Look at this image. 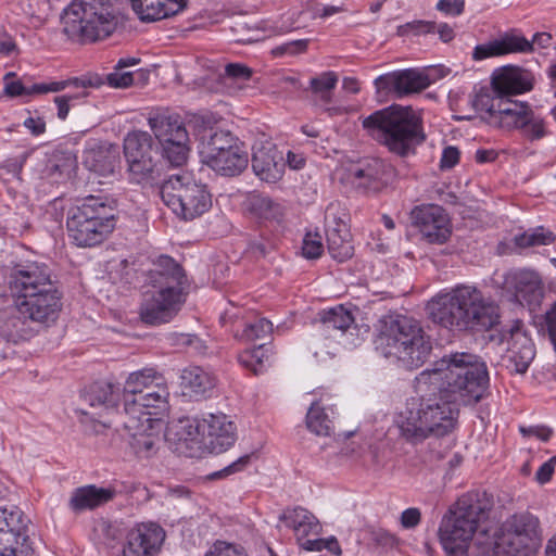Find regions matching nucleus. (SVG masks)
<instances>
[{
  "instance_id": "nucleus-21",
  "label": "nucleus",
  "mask_w": 556,
  "mask_h": 556,
  "mask_svg": "<svg viewBox=\"0 0 556 556\" xmlns=\"http://www.w3.org/2000/svg\"><path fill=\"white\" fill-rule=\"evenodd\" d=\"M374 84L378 92L403 98L425 90L432 84V79L424 71L407 68L380 75Z\"/></svg>"
},
{
  "instance_id": "nucleus-29",
  "label": "nucleus",
  "mask_w": 556,
  "mask_h": 556,
  "mask_svg": "<svg viewBox=\"0 0 556 556\" xmlns=\"http://www.w3.org/2000/svg\"><path fill=\"white\" fill-rule=\"evenodd\" d=\"M150 270V283L153 289L173 288L182 292L186 283V274L180 264L168 255H160Z\"/></svg>"
},
{
  "instance_id": "nucleus-9",
  "label": "nucleus",
  "mask_w": 556,
  "mask_h": 556,
  "mask_svg": "<svg viewBox=\"0 0 556 556\" xmlns=\"http://www.w3.org/2000/svg\"><path fill=\"white\" fill-rule=\"evenodd\" d=\"M115 225V210L102 197L88 195L66 214L68 238L78 248L102 244L113 232Z\"/></svg>"
},
{
  "instance_id": "nucleus-60",
  "label": "nucleus",
  "mask_w": 556,
  "mask_h": 556,
  "mask_svg": "<svg viewBox=\"0 0 556 556\" xmlns=\"http://www.w3.org/2000/svg\"><path fill=\"white\" fill-rule=\"evenodd\" d=\"M421 520V513L416 507L405 509L401 514V525L405 529H413L419 525Z\"/></svg>"
},
{
  "instance_id": "nucleus-5",
  "label": "nucleus",
  "mask_w": 556,
  "mask_h": 556,
  "mask_svg": "<svg viewBox=\"0 0 556 556\" xmlns=\"http://www.w3.org/2000/svg\"><path fill=\"white\" fill-rule=\"evenodd\" d=\"M363 128L379 144L400 157L416 154L427 136L421 113L412 106L392 104L362 121Z\"/></svg>"
},
{
  "instance_id": "nucleus-16",
  "label": "nucleus",
  "mask_w": 556,
  "mask_h": 556,
  "mask_svg": "<svg viewBox=\"0 0 556 556\" xmlns=\"http://www.w3.org/2000/svg\"><path fill=\"white\" fill-rule=\"evenodd\" d=\"M475 110L488 125L504 129H519L530 108L528 102L510 98L494 97L488 90H480L472 100Z\"/></svg>"
},
{
  "instance_id": "nucleus-48",
  "label": "nucleus",
  "mask_w": 556,
  "mask_h": 556,
  "mask_svg": "<svg viewBox=\"0 0 556 556\" xmlns=\"http://www.w3.org/2000/svg\"><path fill=\"white\" fill-rule=\"evenodd\" d=\"M87 97L86 91L80 92H68L54 98V103L58 108V117L61 121H65L68 116L70 110L74 108L79 101Z\"/></svg>"
},
{
  "instance_id": "nucleus-19",
  "label": "nucleus",
  "mask_w": 556,
  "mask_h": 556,
  "mask_svg": "<svg viewBox=\"0 0 556 556\" xmlns=\"http://www.w3.org/2000/svg\"><path fill=\"white\" fill-rule=\"evenodd\" d=\"M185 294L173 288L154 289L147 293L140 305V318L150 326L170 321L180 311Z\"/></svg>"
},
{
  "instance_id": "nucleus-40",
  "label": "nucleus",
  "mask_w": 556,
  "mask_h": 556,
  "mask_svg": "<svg viewBox=\"0 0 556 556\" xmlns=\"http://www.w3.org/2000/svg\"><path fill=\"white\" fill-rule=\"evenodd\" d=\"M555 239L556 237L552 231L540 226L517 235L514 241L519 248H530L552 244Z\"/></svg>"
},
{
  "instance_id": "nucleus-15",
  "label": "nucleus",
  "mask_w": 556,
  "mask_h": 556,
  "mask_svg": "<svg viewBox=\"0 0 556 556\" xmlns=\"http://www.w3.org/2000/svg\"><path fill=\"white\" fill-rule=\"evenodd\" d=\"M124 154L132 181L142 185H157L161 173L153 148L152 137L147 131L129 132L124 139Z\"/></svg>"
},
{
  "instance_id": "nucleus-38",
  "label": "nucleus",
  "mask_w": 556,
  "mask_h": 556,
  "mask_svg": "<svg viewBox=\"0 0 556 556\" xmlns=\"http://www.w3.org/2000/svg\"><path fill=\"white\" fill-rule=\"evenodd\" d=\"M138 428H125L131 435V447L142 456H150L155 446V438L147 433L152 429V421H143Z\"/></svg>"
},
{
  "instance_id": "nucleus-63",
  "label": "nucleus",
  "mask_w": 556,
  "mask_h": 556,
  "mask_svg": "<svg viewBox=\"0 0 556 556\" xmlns=\"http://www.w3.org/2000/svg\"><path fill=\"white\" fill-rule=\"evenodd\" d=\"M520 432L525 437H530V435L536 437L538 439H540L543 442L548 441L553 433L552 429H549L548 427H545V426H533V427H529V428L521 427Z\"/></svg>"
},
{
  "instance_id": "nucleus-22",
  "label": "nucleus",
  "mask_w": 556,
  "mask_h": 556,
  "mask_svg": "<svg viewBox=\"0 0 556 556\" xmlns=\"http://www.w3.org/2000/svg\"><path fill=\"white\" fill-rule=\"evenodd\" d=\"M252 169L266 182H277L285 174L286 160L283 153L269 140H256L252 147Z\"/></svg>"
},
{
  "instance_id": "nucleus-37",
  "label": "nucleus",
  "mask_w": 556,
  "mask_h": 556,
  "mask_svg": "<svg viewBox=\"0 0 556 556\" xmlns=\"http://www.w3.org/2000/svg\"><path fill=\"white\" fill-rule=\"evenodd\" d=\"M102 84L103 81L100 77H96L94 79L73 78L61 81L40 83L29 86L27 89V96H37L48 92H60L62 90H65L70 86H75L76 88L85 89L87 87H99Z\"/></svg>"
},
{
  "instance_id": "nucleus-41",
  "label": "nucleus",
  "mask_w": 556,
  "mask_h": 556,
  "mask_svg": "<svg viewBox=\"0 0 556 556\" xmlns=\"http://www.w3.org/2000/svg\"><path fill=\"white\" fill-rule=\"evenodd\" d=\"M523 122L525 125H521L519 129L529 140H540L548 134L547 127L549 123L539 114L534 113L531 106L529 108Z\"/></svg>"
},
{
  "instance_id": "nucleus-4",
  "label": "nucleus",
  "mask_w": 556,
  "mask_h": 556,
  "mask_svg": "<svg viewBox=\"0 0 556 556\" xmlns=\"http://www.w3.org/2000/svg\"><path fill=\"white\" fill-rule=\"evenodd\" d=\"M441 387L447 397L459 405H470L482 400L489 388V372L477 355L457 352L444 355L431 369L421 371V382Z\"/></svg>"
},
{
  "instance_id": "nucleus-8",
  "label": "nucleus",
  "mask_w": 556,
  "mask_h": 556,
  "mask_svg": "<svg viewBox=\"0 0 556 556\" xmlns=\"http://www.w3.org/2000/svg\"><path fill=\"white\" fill-rule=\"evenodd\" d=\"M125 428L136 429L143 421H153L168 407L169 389L163 374L154 368H143L131 372L123 389Z\"/></svg>"
},
{
  "instance_id": "nucleus-1",
  "label": "nucleus",
  "mask_w": 556,
  "mask_h": 556,
  "mask_svg": "<svg viewBox=\"0 0 556 556\" xmlns=\"http://www.w3.org/2000/svg\"><path fill=\"white\" fill-rule=\"evenodd\" d=\"M5 283L17 312L1 327L0 336L8 343L31 338L35 333L31 325L48 328L56 323L63 308L64 293L46 263H12L5 271Z\"/></svg>"
},
{
  "instance_id": "nucleus-20",
  "label": "nucleus",
  "mask_w": 556,
  "mask_h": 556,
  "mask_svg": "<svg viewBox=\"0 0 556 556\" xmlns=\"http://www.w3.org/2000/svg\"><path fill=\"white\" fill-rule=\"evenodd\" d=\"M410 217L422 238L431 244H443L452 235L451 223L444 208L435 204L416 206Z\"/></svg>"
},
{
  "instance_id": "nucleus-10",
  "label": "nucleus",
  "mask_w": 556,
  "mask_h": 556,
  "mask_svg": "<svg viewBox=\"0 0 556 556\" xmlns=\"http://www.w3.org/2000/svg\"><path fill=\"white\" fill-rule=\"evenodd\" d=\"M62 23L64 34L81 43L109 37L117 24L109 0H73L64 10Z\"/></svg>"
},
{
  "instance_id": "nucleus-54",
  "label": "nucleus",
  "mask_w": 556,
  "mask_h": 556,
  "mask_svg": "<svg viewBox=\"0 0 556 556\" xmlns=\"http://www.w3.org/2000/svg\"><path fill=\"white\" fill-rule=\"evenodd\" d=\"M106 81L112 88H127L134 83V73L114 70V72L106 75Z\"/></svg>"
},
{
  "instance_id": "nucleus-43",
  "label": "nucleus",
  "mask_w": 556,
  "mask_h": 556,
  "mask_svg": "<svg viewBox=\"0 0 556 556\" xmlns=\"http://www.w3.org/2000/svg\"><path fill=\"white\" fill-rule=\"evenodd\" d=\"M268 359L267 350L260 344L251 350H245L238 356L239 363L250 369L254 375H260L265 369V362Z\"/></svg>"
},
{
  "instance_id": "nucleus-13",
  "label": "nucleus",
  "mask_w": 556,
  "mask_h": 556,
  "mask_svg": "<svg viewBox=\"0 0 556 556\" xmlns=\"http://www.w3.org/2000/svg\"><path fill=\"white\" fill-rule=\"evenodd\" d=\"M160 195L178 217L192 220L204 214L212 205L211 194L205 185L188 175H172L160 186Z\"/></svg>"
},
{
  "instance_id": "nucleus-7",
  "label": "nucleus",
  "mask_w": 556,
  "mask_h": 556,
  "mask_svg": "<svg viewBox=\"0 0 556 556\" xmlns=\"http://www.w3.org/2000/svg\"><path fill=\"white\" fill-rule=\"evenodd\" d=\"M376 343L384 357L396 359L407 369L422 366L432 350L430 337L419 321L404 315L386 318Z\"/></svg>"
},
{
  "instance_id": "nucleus-56",
  "label": "nucleus",
  "mask_w": 556,
  "mask_h": 556,
  "mask_svg": "<svg viewBox=\"0 0 556 556\" xmlns=\"http://www.w3.org/2000/svg\"><path fill=\"white\" fill-rule=\"evenodd\" d=\"M225 73H226L227 77L238 79V80H248L252 76L251 68L241 63L227 64L225 66Z\"/></svg>"
},
{
  "instance_id": "nucleus-62",
  "label": "nucleus",
  "mask_w": 556,
  "mask_h": 556,
  "mask_svg": "<svg viewBox=\"0 0 556 556\" xmlns=\"http://www.w3.org/2000/svg\"><path fill=\"white\" fill-rule=\"evenodd\" d=\"M372 541L382 547H393L397 543V539L386 530H377L371 532Z\"/></svg>"
},
{
  "instance_id": "nucleus-28",
  "label": "nucleus",
  "mask_w": 556,
  "mask_h": 556,
  "mask_svg": "<svg viewBox=\"0 0 556 556\" xmlns=\"http://www.w3.org/2000/svg\"><path fill=\"white\" fill-rule=\"evenodd\" d=\"M505 285L514 291L515 298L530 309L540 305L544 291L539 274L531 269H515L505 275Z\"/></svg>"
},
{
  "instance_id": "nucleus-35",
  "label": "nucleus",
  "mask_w": 556,
  "mask_h": 556,
  "mask_svg": "<svg viewBox=\"0 0 556 556\" xmlns=\"http://www.w3.org/2000/svg\"><path fill=\"white\" fill-rule=\"evenodd\" d=\"M337 83L338 76L334 72H324L312 77L308 87L304 88V91L312 104L325 106L331 103Z\"/></svg>"
},
{
  "instance_id": "nucleus-12",
  "label": "nucleus",
  "mask_w": 556,
  "mask_h": 556,
  "mask_svg": "<svg viewBox=\"0 0 556 556\" xmlns=\"http://www.w3.org/2000/svg\"><path fill=\"white\" fill-rule=\"evenodd\" d=\"M202 162L217 175L237 177L249 165V154L244 143L229 130H211L203 138Z\"/></svg>"
},
{
  "instance_id": "nucleus-55",
  "label": "nucleus",
  "mask_w": 556,
  "mask_h": 556,
  "mask_svg": "<svg viewBox=\"0 0 556 556\" xmlns=\"http://www.w3.org/2000/svg\"><path fill=\"white\" fill-rule=\"evenodd\" d=\"M437 10L452 16L460 15L465 9V0H440Z\"/></svg>"
},
{
  "instance_id": "nucleus-31",
  "label": "nucleus",
  "mask_w": 556,
  "mask_h": 556,
  "mask_svg": "<svg viewBox=\"0 0 556 556\" xmlns=\"http://www.w3.org/2000/svg\"><path fill=\"white\" fill-rule=\"evenodd\" d=\"M532 51V43L522 36L505 35L484 45H478L473 49L472 58L477 61L486 58L504 55L516 52Z\"/></svg>"
},
{
  "instance_id": "nucleus-24",
  "label": "nucleus",
  "mask_w": 556,
  "mask_h": 556,
  "mask_svg": "<svg viewBox=\"0 0 556 556\" xmlns=\"http://www.w3.org/2000/svg\"><path fill=\"white\" fill-rule=\"evenodd\" d=\"M386 164L379 159H366L353 164L346 172L345 179L362 193H376L384 188Z\"/></svg>"
},
{
  "instance_id": "nucleus-44",
  "label": "nucleus",
  "mask_w": 556,
  "mask_h": 556,
  "mask_svg": "<svg viewBox=\"0 0 556 556\" xmlns=\"http://www.w3.org/2000/svg\"><path fill=\"white\" fill-rule=\"evenodd\" d=\"M93 397L97 396L103 404V409L115 407L121 400V388L111 382H94L88 388Z\"/></svg>"
},
{
  "instance_id": "nucleus-33",
  "label": "nucleus",
  "mask_w": 556,
  "mask_h": 556,
  "mask_svg": "<svg viewBox=\"0 0 556 556\" xmlns=\"http://www.w3.org/2000/svg\"><path fill=\"white\" fill-rule=\"evenodd\" d=\"M181 384L187 394L195 400L208 397L216 386L214 375L200 366L182 370Z\"/></svg>"
},
{
  "instance_id": "nucleus-2",
  "label": "nucleus",
  "mask_w": 556,
  "mask_h": 556,
  "mask_svg": "<svg viewBox=\"0 0 556 556\" xmlns=\"http://www.w3.org/2000/svg\"><path fill=\"white\" fill-rule=\"evenodd\" d=\"M420 382L421 372L415 380L416 395L406 400L394 418L400 437L410 444L451 433L459 413L458 405L440 386L429 383L428 379L424 380V386Z\"/></svg>"
},
{
  "instance_id": "nucleus-14",
  "label": "nucleus",
  "mask_w": 556,
  "mask_h": 556,
  "mask_svg": "<svg viewBox=\"0 0 556 556\" xmlns=\"http://www.w3.org/2000/svg\"><path fill=\"white\" fill-rule=\"evenodd\" d=\"M149 126L162 147L163 156L174 166L182 165L189 152V135L181 117L168 112L149 116Z\"/></svg>"
},
{
  "instance_id": "nucleus-25",
  "label": "nucleus",
  "mask_w": 556,
  "mask_h": 556,
  "mask_svg": "<svg viewBox=\"0 0 556 556\" xmlns=\"http://www.w3.org/2000/svg\"><path fill=\"white\" fill-rule=\"evenodd\" d=\"M165 540V531L155 523H141L126 536L123 556H156Z\"/></svg>"
},
{
  "instance_id": "nucleus-36",
  "label": "nucleus",
  "mask_w": 556,
  "mask_h": 556,
  "mask_svg": "<svg viewBox=\"0 0 556 556\" xmlns=\"http://www.w3.org/2000/svg\"><path fill=\"white\" fill-rule=\"evenodd\" d=\"M244 208L253 216L262 219L277 218L280 212V205L275 203L269 197L258 192H251L244 201Z\"/></svg>"
},
{
  "instance_id": "nucleus-59",
  "label": "nucleus",
  "mask_w": 556,
  "mask_h": 556,
  "mask_svg": "<svg viewBox=\"0 0 556 556\" xmlns=\"http://www.w3.org/2000/svg\"><path fill=\"white\" fill-rule=\"evenodd\" d=\"M162 5L163 18H167L180 13L186 7L188 0H159Z\"/></svg>"
},
{
  "instance_id": "nucleus-32",
  "label": "nucleus",
  "mask_w": 556,
  "mask_h": 556,
  "mask_svg": "<svg viewBox=\"0 0 556 556\" xmlns=\"http://www.w3.org/2000/svg\"><path fill=\"white\" fill-rule=\"evenodd\" d=\"M319 332L325 339L337 340L354 324L352 312L343 305L325 309L319 314Z\"/></svg>"
},
{
  "instance_id": "nucleus-39",
  "label": "nucleus",
  "mask_w": 556,
  "mask_h": 556,
  "mask_svg": "<svg viewBox=\"0 0 556 556\" xmlns=\"http://www.w3.org/2000/svg\"><path fill=\"white\" fill-rule=\"evenodd\" d=\"M287 527L293 530H301L300 527H307V531L320 532L321 526L318 519L307 509L298 507L280 516Z\"/></svg>"
},
{
  "instance_id": "nucleus-17",
  "label": "nucleus",
  "mask_w": 556,
  "mask_h": 556,
  "mask_svg": "<svg viewBox=\"0 0 556 556\" xmlns=\"http://www.w3.org/2000/svg\"><path fill=\"white\" fill-rule=\"evenodd\" d=\"M31 553L24 513L17 506L0 507V556H30Z\"/></svg>"
},
{
  "instance_id": "nucleus-27",
  "label": "nucleus",
  "mask_w": 556,
  "mask_h": 556,
  "mask_svg": "<svg viewBox=\"0 0 556 556\" xmlns=\"http://www.w3.org/2000/svg\"><path fill=\"white\" fill-rule=\"evenodd\" d=\"M535 356V348L530 337L522 330V323L516 321L509 330L504 359L506 367L516 374H525Z\"/></svg>"
},
{
  "instance_id": "nucleus-46",
  "label": "nucleus",
  "mask_w": 556,
  "mask_h": 556,
  "mask_svg": "<svg viewBox=\"0 0 556 556\" xmlns=\"http://www.w3.org/2000/svg\"><path fill=\"white\" fill-rule=\"evenodd\" d=\"M93 532L97 539L106 545L114 543L122 534L116 523L104 518L96 521Z\"/></svg>"
},
{
  "instance_id": "nucleus-34",
  "label": "nucleus",
  "mask_w": 556,
  "mask_h": 556,
  "mask_svg": "<svg viewBox=\"0 0 556 556\" xmlns=\"http://www.w3.org/2000/svg\"><path fill=\"white\" fill-rule=\"evenodd\" d=\"M202 419H180L177 424L168 427L167 440L175 441L177 448H203L201 445Z\"/></svg>"
},
{
  "instance_id": "nucleus-57",
  "label": "nucleus",
  "mask_w": 556,
  "mask_h": 556,
  "mask_svg": "<svg viewBox=\"0 0 556 556\" xmlns=\"http://www.w3.org/2000/svg\"><path fill=\"white\" fill-rule=\"evenodd\" d=\"M556 467V456L542 464L535 472V481L539 484H545L551 481Z\"/></svg>"
},
{
  "instance_id": "nucleus-51",
  "label": "nucleus",
  "mask_w": 556,
  "mask_h": 556,
  "mask_svg": "<svg viewBox=\"0 0 556 556\" xmlns=\"http://www.w3.org/2000/svg\"><path fill=\"white\" fill-rule=\"evenodd\" d=\"M252 455L247 454L241 457H239L237 460L232 462L230 465L226 466L225 468L214 471L207 476L210 480H217L226 478L230 475H233L236 472L242 471L251 462Z\"/></svg>"
},
{
  "instance_id": "nucleus-30",
  "label": "nucleus",
  "mask_w": 556,
  "mask_h": 556,
  "mask_svg": "<svg viewBox=\"0 0 556 556\" xmlns=\"http://www.w3.org/2000/svg\"><path fill=\"white\" fill-rule=\"evenodd\" d=\"M116 495L113 488H100L96 484H88L73 490L68 500V508L74 514L86 510H93L109 502Z\"/></svg>"
},
{
  "instance_id": "nucleus-6",
  "label": "nucleus",
  "mask_w": 556,
  "mask_h": 556,
  "mask_svg": "<svg viewBox=\"0 0 556 556\" xmlns=\"http://www.w3.org/2000/svg\"><path fill=\"white\" fill-rule=\"evenodd\" d=\"M479 492L462 495L443 516L439 527V539L448 556H471L478 540L486 534L473 536L482 520L488 517L489 504Z\"/></svg>"
},
{
  "instance_id": "nucleus-45",
  "label": "nucleus",
  "mask_w": 556,
  "mask_h": 556,
  "mask_svg": "<svg viewBox=\"0 0 556 556\" xmlns=\"http://www.w3.org/2000/svg\"><path fill=\"white\" fill-rule=\"evenodd\" d=\"M132 10L142 22L163 20L162 5L159 0H130Z\"/></svg>"
},
{
  "instance_id": "nucleus-49",
  "label": "nucleus",
  "mask_w": 556,
  "mask_h": 556,
  "mask_svg": "<svg viewBox=\"0 0 556 556\" xmlns=\"http://www.w3.org/2000/svg\"><path fill=\"white\" fill-rule=\"evenodd\" d=\"M204 556H248L245 549L233 543L217 540Z\"/></svg>"
},
{
  "instance_id": "nucleus-53",
  "label": "nucleus",
  "mask_w": 556,
  "mask_h": 556,
  "mask_svg": "<svg viewBox=\"0 0 556 556\" xmlns=\"http://www.w3.org/2000/svg\"><path fill=\"white\" fill-rule=\"evenodd\" d=\"M308 45L307 39H300L286 42L283 45L277 46L271 50V53L276 56L289 54L296 55L306 51Z\"/></svg>"
},
{
  "instance_id": "nucleus-52",
  "label": "nucleus",
  "mask_w": 556,
  "mask_h": 556,
  "mask_svg": "<svg viewBox=\"0 0 556 556\" xmlns=\"http://www.w3.org/2000/svg\"><path fill=\"white\" fill-rule=\"evenodd\" d=\"M417 28L419 33H434L437 31L441 38L442 41L448 42L454 38V30L453 28L447 25L446 23H442L437 25L433 22H419L417 24Z\"/></svg>"
},
{
  "instance_id": "nucleus-47",
  "label": "nucleus",
  "mask_w": 556,
  "mask_h": 556,
  "mask_svg": "<svg viewBox=\"0 0 556 556\" xmlns=\"http://www.w3.org/2000/svg\"><path fill=\"white\" fill-rule=\"evenodd\" d=\"M273 331V324L266 318H258L254 323L247 324L241 339L245 341H255L268 337Z\"/></svg>"
},
{
  "instance_id": "nucleus-50",
  "label": "nucleus",
  "mask_w": 556,
  "mask_h": 556,
  "mask_svg": "<svg viewBox=\"0 0 556 556\" xmlns=\"http://www.w3.org/2000/svg\"><path fill=\"white\" fill-rule=\"evenodd\" d=\"M324 252L321 238L318 233H306L303 239L302 254L305 258H318Z\"/></svg>"
},
{
  "instance_id": "nucleus-58",
  "label": "nucleus",
  "mask_w": 556,
  "mask_h": 556,
  "mask_svg": "<svg viewBox=\"0 0 556 556\" xmlns=\"http://www.w3.org/2000/svg\"><path fill=\"white\" fill-rule=\"evenodd\" d=\"M460 152L456 147L448 146L443 149L440 161L441 169H451L459 162Z\"/></svg>"
},
{
  "instance_id": "nucleus-11",
  "label": "nucleus",
  "mask_w": 556,
  "mask_h": 556,
  "mask_svg": "<svg viewBox=\"0 0 556 556\" xmlns=\"http://www.w3.org/2000/svg\"><path fill=\"white\" fill-rule=\"evenodd\" d=\"M483 541L501 556H535L542 543L540 520L523 511L514 514L493 536Z\"/></svg>"
},
{
  "instance_id": "nucleus-18",
  "label": "nucleus",
  "mask_w": 556,
  "mask_h": 556,
  "mask_svg": "<svg viewBox=\"0 0 556 556\" xmlns=\"http://www.w3.org/2000/svg\"><path fill=\"white\" fill-rule=\"evenodd\" d=\"M348 213L339 203H330L325 211L327 248L330 256L342 263L354 254Z\"/></svg>"
},
{
  "instance_id": "nucleus-23",
  "label": "nucleus",
  "mask_w": 556,
  "mask_h": 556,
  "mask_svg": "<svg viewBox=\"0 0 556 556\" xmlns=\"http://www.w3.org/2000/svg\"><path fill=\"white\" fill-rule=\"evenodd\" d=\"M201 445L211 453H223L236 441V426L224 414L202 418Z\"/></svg>"
},
{
  "instance_id": "nucleus-42",
  "label": "nucleus",
  "mask_w": 556,
  "mask_h": 556,
  "mask_svg": "<svg viewBox=\"0 0 556 556\" xmlns=\"http://www.w3.org/2000/svg\"><path fill=\"white\" fill-rule=\"evenodd\" d=\"M306 426L317 435L326 437L330 434L332 421L319 403H313L306 415Z\"/></svg>"
},
{
  "instance_id": "nucleus-26",
  "label": "nucleus",
  "mask_w": 556,
  "mask_h": 556,
  "mask_svg": "<svg viewBox=\"0 0 556 556\" xmlns=\"http://www.w3.org/2000/svg\"><path fill=\"white\" fill-rule=\"evenodd\" d=\"M533 74L519 66L506 65L496 68L491 76L494 97L509 98L533 89Z\"/></svg>"
},
{
  "instance_id": "nucleus-64",
  "label": "nucleus",
  "mask_w": 556,
  "mask_h": 556,
  "mask_svg": "<svg viewBox=\"0 0 556 556\" xmlns=\"http://www.w3.org/2000/svg\"><path fill=\"white\" fill-rule=\"evenodd\" d=\"M23 125L34 136L42 135L46 131V122L42 117L29 116L24 121Z\"/></svg>"
},
{
  "instance_id": "nucleus-3",
  "label": "nucleus",
  "mask_w": 556,
  "mask_h": 556,
  "mask_svg": "<svg viewBox=\"0 0 556 556\" xmlns=\"http://www.w3.org/2000/svg\"><path fill=\"white\" fill-rule=\"evenodd\" d=\"M432 320L445 328L484 332L500 323L498 306L472 286H457L428 303Z\"/></svg>"
},
{
  "instance_id": "nucleus-61",
  "label": "nucleus",
  "mask_w": 556,
  "mask_h": 556,
  "mask_svg": "<svg viewBox=\"0 0 556 556\" xmlns=\"http://www.w3.org/2000/svg\"><path fill=\"white\" fill-rule=\"evenodd\" d=\"M273 248L271 241L264 238L252 240L249 243V251L255 257H265Z\"/></svg>"
}]
</instances>
